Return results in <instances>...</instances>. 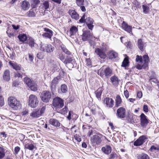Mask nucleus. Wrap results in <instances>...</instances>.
I'll list each match as a JSON object with an SVG mask.
<instances>
[{"mask_svg": "<svg viewBox=\"0 0 159 159\" xmlns=\"http://www.w3.org/2000/svg\"><path fill=\"white\" fill-rule=\"evenodd\" d=\"M143 58L144 61V63L143 64V59L141 56H139L137 55L136 56L135 61L138 62L136 67L139 70H141L143 68L144 69H146L148 67V62L149 61V58L147 55H145L143 56Z\"/></svg>", "mask_w": 159, "mask_h": 159, "instance_id": "f257e3e1", "label": "nucleus"}, {"mask_svg": "<svg viewBox=\"0 0 159 159\" xmlns=\"http://www.w3.org/2000/svg\"><path fill=\"white\" fill-rule=\"evenodd\" d=\"M38 34L43 38L50 39L53 35V31L48 28L42 26L39 28Z\"/></svg>", "mask_w": 159, "mask_h": 159, "instance_id": "f03ea898", "label": "nucleus"}, {"mask_svg": "<svg viewBox=\"0 0 159 159\" xmlns=\"http://www.w3.org/2000/svg\"><path fill=\"white\" fill-rule=\"evenodd\" d=\"M79 21L81 23H85L89 29L90 30H92L94 27L93 25L94 21L93 19L89 17H86L85 15L82 16Z\"/></svg>", "mask_w": 159, "mask_h": 159, "instance_id": "7ed1b4c3", "label": "nucleus"}, {"mask_svg": "<svg viewBox=\"0 0 159 159\" xmlns=\"http://www.w3.org/2000/svg\"><path fill=\"white\" fill-rule=\"evenodd\" d=\"M8 101L9 105L14 109L17 110L20 107V102L15 97H11Z\"/></svg>", "mask_w": 159, "mask_h": 159, "instance_id": "20e7f679", "label": "nucleus"}, {"mask_svg": "<svg viewBox=\"0 0 159 159\" xmlns=\"http://www.w3.org/2000/svg\"><path fill=\"white\" fill-rule=\"evenodd\" d=\"M39 100L37 97L34 95L31 94L29 98L28 104L32 108L36 107L38 105Z\"/></svg>", "mask_w": 159, "mask_h": 159, "instance_id": "39448f33", "label": "nucleus"}, {"mask_svg": "<svg viewBox=\"0 0 159 159\" xmlns=\"http://www.w3.org/2000/svg\"><path fill=\"white\" fill-rule=\"evenodd\" d=\"M100 71V75L102 77L104 75L108 78L112 74V70L109 67H108L105 68L104 67H102L98 72V74H99Z\"/></svg>", "mask_w": 159, "mask_h": 159, "instance_id": "423d86ee", "label": "nucleus"}, {"mask_svg": "<svg viewBox=\"0 0 159 159\" xmlns=\"http://www.w3.org/2000/svg\"><path fill=\"white\" fill-rule=\"evenodd\" d=\"M40 49L43 52L50 53L53 52L54 49V48L51 44H41Z\"/></svg>", "mask_w": 159, "mask_h": 159, "instance_id": "0eeeda50", "label": "nucleus"}, {"mask_svg": "<svg viewBox=\"0 0 159 159\" xmlns=\"http://www.w3.org/2000/svg\"><path fill=\"white\" fill-rule=\"evenodd\" d=\"M63 100L59 97L54 98L53 101V106L56 109L62 107L64 106Z\"/></svg>", "mask_w": 159, "mask_h": 159, "instance_id": "6e6552de", "label": "nucleus"}, {"mask_svg": "<svg viewBox=\"0 0 159 159\" xmlns=\"http://www.w3.org/2000/svg\"><path fill=\"white\" fill-rule=\"evenodd\" d=\"M51 97V93L48 91H44L42 92L40 97L41 100L45 102H48Z\"/></svg>", "mask_w": 159, "mask_h": 159, "instance_id": "1a4fd4ad", "label": "nucleus"}, {"mask_svg": "<svg viewBox=\"0 0 159 159\" xmlns=\"http://www.w3.org/2000/svg\"><path fill=\"white\" fill-rule=\"evenodd\" d=\"M126 110L123 107L119 108L116 111V116L119 118H124L126 116Z\"/></svg>", "mask_w": 159, "mask_h": 159, "instance_id": "9d476101", "label": "nucleus"}, {"mask_svg": "<svg viewBox=\"0 0 159 159\" xmlns=\"http://www.w3.org/2000/svg\"><path fill=\"white\" fill-rule=\"evenodd\" d=\"M92 37V33L88 30L84 31L82 35V39L85 41L90 40Z\"/></svg>", "mask_w": 159, "mask_h": 159, "instance_id": "9b49d317", "label": "nucleus"}, {"mask_svg": "<svg viewBox=\"0 0 159 159\" xmlns=\"http://www.w3.org/2000/svg\"><path fill=\"white\" fill-rule=\"evenodd\" d=\"M9 64L13 67V68L17 70H22V71H24V69L21 67V65L17 64L14 61H10L9 62Z\"/></svg>", "mask_w": 159, "mask_h": 159, "instance_id": "f8f14e48", "label": "nucleus"}, {"mask_svg": "<svg viewBox=\"0 0 159 159\" xmlns=\"http://www.w3.org/2000/svg\"><path fill=\"white\" fill-rule=\"evenodd\" d=\"M140 117L141 125L143 127H145L148 123L147 116L143 113H142L140 116Z\"/></svg>", "mask_w": 159, "mask_h": 159, "instance_id": "ddd939ff", "label": "nucleus"}, {"mask_svg": "<svg viewBox=\"0 0 159 159\" xmlns=\"http://www.w3.org/2000/svg\"><path fill=\"white\" fill-rule=\"evenodd\" d=\"M104 103L106 104V106L109 108H112L114 105L113 100L111 98H106L104 100Z\"/></svg>", "mask_w": 159, "mask_h": 159, "instance_id": "4468645a", "label": "nucleus"}, {"mask_svg": "<svg viewBox=\"0 0 159 159\" xmlns=\"http://www.w3.org/2000/svg\"><path fill=\"white\" fill-rule=\"evenodd\" d=\"M146 137L145 136H142L136 140L134 143V145L136 146H139L142 145L145 142Z\"/></svg>", "mask_w": 159, "mask_h": 159, "instance_id": "2eb2a0df", "label": "nucleus"}, {"mask_svg": "<svg viewBox=\"0 0 159 159\" xmlns=\"http://www.w3.org/2000/svg\"><path fill=\"white\" fill-rule=\"evenodd\" d=\"M145 43H146L144 42L142 39H138L137 42V46L141 51H144L146 46Z\"/></svg>", "mask_w": 159, "mask_h": 159, "instance_id": "dca6fc26", "label": "nucleus"}, {"mask_svg": "<svg viewBox=\"0 0 159 159\" xmlns=\"http://www.w3.org/2000/svg\"><path fill=\"white\" fill-rule=\"evenodd\" d=\"M122 27L123 29L128 33L130 34L131 33H132V26L128 25L125 22H123L122 24Z\"/></svg>", "mask_w": 159, "mask_h": 159, "instance_id": "f3484780", "label": "nucleus"}, {"mask_svg": "<svg viewBox=\"0 0 159 159\" xmlns=\"http://www.w3.org/2000/svg\"><path fill=\"white\" fill-rule=\"evenodd\" d=\"M102 135L99 134V136L97 135H94L91 138V140L92 142L95 143L97 144H98L101 142L100 139Z\"/></svg>", "mask_w": 159, "mask_h": 159, "instance_id": "a211bd4d", "label": "nucleus"}, {"mask_svg": "<svg viewBox=\"0 0 159 159\" xmlns=\"http://www.w3.org/2000/svg\"><path fill=\"white\" fill-rule=\"evenodd\" d=\"M21 7L23 10L26 11L29 9L30 7V4L27 1L24 0L21 2Z\"/></svg>", "mask_w": 159, "mask_h": 159, "instance_id": "6ab92c4d", "label": "nucleus"}, {"mask_svg": "<svg viewBox=\"0 0 159 159\" xmlns=\"http://www.w3.org/2000/svg\"><path fill=\"white\" fill-rule=\"evenodd\" d=\"M102 151L105 154L108 155L111 151V148L109 145H107L102 148Z\"/></svg>", "mask_w": 159, "mask_h": 159, "instance_id": "aec40b11", "label": "nucleus"}, {"mask_svg": "<svg viewBox=\"0 0 159 159\" xmlns=\"http://www.w3.org/2000/svg\"><path fill=\"white\" fill-rule=\"evenodd\" d=\"M49 123L50 124L56 127H59L60 125V122L57 120L53 118L51 119Z\"/></svg>", "mask_w": 159, "mask_h": 159, "instance_id": "412c9836", "label": "nucleus"}, {"mask_svg": "<svg viewBox=\"0 0 159 159\" xmlns=\"http://www.w3.org/2000/svg\"><path fill=\"white\" fill-rule=\"evenodd\" d=\"M95 52L101 58L104 59L106 57V54L99 48H96L95 50Z\"/></svg>", "mask_w": 159, "mask_h": 159, "instance_id": "4be33fe9", "label": "nucleus"}, {"mask_svg": "<svg viewBox=\"0 0 159 159\" xmlns=\"http://www.w3.org/2000/svg\"><path fill=\"white\" fill-rule=\"evenodd\" d=\"M110 80L112 84L115 86H116L118 84L119 81H120L118 78L115 75L111 77L110 78Z\"/></svg>", "mask_w": 159, "mask_h": 159, "instance_id": "5701e85b", "label": "nucleus"}, {"mask_svg": "<svg viewBox=\"0 0 159 159\" xmlns=\"http://www.w3.org/2000/svg\"><path fill=\"white\" fill-rule=\"evenodd\" d=\"M122 102V99L120 96L117 95L115 99V105L116 107H118L121 105Z\"/></svg>", "mask_w": 159, "mask_h": 159, "instance_id": "b1692460", "label": "nucleus"}, {"mask_svg": "<svg viewBox=\"0 0 159 159\" xmlns=\"http://www.w3.org/2000/svg\"><path fill=\"white\" fill-rule=\"evenodd\" d=\"M69 13L72 18L76 20H78L79 19V15L75 11L70 10Z\"/></svg>", "mask_w": 159, "mask_h": 159, "instance_id": "393cba45", "label": "nucleus"}, {"mask_svg": "<svg viewBox=\"0 0 159 159\" xmlns=\"http://www.w3.org/2000/svg\"><path fill=\"white\" fill-rule=\"evenodd\" d=\"M137 159H149L148 156L145 153L137 154Z\"/></svg>", "mask_w": 159, "mask_h": 159, "instance_id": "a878e982", "label": "nucleus"}, {"mask_svg": "<svg viewBox=\"0 0 159 159\" xmlns=\"http://www.w3.org/2000/svg\"><path fill=\"white\" fill-rule=\"evenodd\" d=\"M3 77L4 79L7 81H8L10 80V76L9 70H6L5 71Z\"/></svg>", "mask_w": 159, "mask_h": 159, "instance_id": "bb28decb", "label": "nucleus"}, {"mask_svg": "<svg viewBox=\"0 0 159 159\" xmlns=\"http://www.w3.org/2000/svg\"><path fill=\"white\" fill-rule=\"evenodd\" d=\"M108 56L110 59H113L116 58L118 56V54L117 52L114 51H111L108 54Z\"/></svg>", "mask_w": 159, "mask_h": 159, "instance_id": "cd10ccee", "label": "nucleus"}, {"mask_svg": "<svg viewBox=\"0 0 159 159\" xmlns=\"http://www.w3.org/2000/svg\"><path fill=\"white\" fill-rule=\"evenodd\" d=\"M30 89L33 91H35L37 90V85L35 81H33L31 84L29 86Z\"/></svg>", "mask_w": 159, "mask_h": 159, "instance_id": "c85d7f7f", "label": "nucleus"}, {"mask_svg": "<svg viewBox=\"0 0 159 159\" xmlns=\"http://www.w3.org/2000/svg\"><path fill=\"white\" fill-rule=\"evenodd\" d=\"M30 89L33 91H35L37 90V85L35 81H33L31 84L29 86Z\"/></svg>", "mask_w": 159, "mask_h": 159, "instance_id": "c756f323", "label": "nucleus"}, {"mask_svg": "<svg viewBox=\"0 0 159 159\" xmlns=\"http://www.w3.org/2000/svg\"><path fill=\"white\" fill-rule=\"evenodd\" d=\"M28 43L31 48L35 47L37 45V44L35 42L34 40L32 38H29L28 40Z\"/></svg>", "mask_w": 159, "mask_h": 159, "instance_id": "7c9ffc66", "label": "nucleus"}, {"mask_svg": "<svg viewBox=\"0 0 159 159\" xmlns=\"http://www.w3.org/2000/svg\"><path fill=\"white\" fill-rule=\"evenodd\" d=\"M78 31V29L76 26H71L70 29V36L75 35Z\"/></svg>", "mask_w": 159, "mask_h": 159, "instance_id": "2f4dec72", "label": "nucleus"}, {"mask_svg": "<svg viewBox=\"0 0 159 159\" xmlns=\"http://www.w3.org/2000/svg\"><path fill=\"white\" fill-rule=\"evenodd\" d=\"M18 38L20 41L22 42H25L27 39V37L26 35L24 34H19L18 36Z\"/></svg>", "mask_w": 159, "mask_h": 159, "instance_id": "473e14b6", "label": "nucleus"}, {"mask_svg": "<svg viewBox=\"0 0 159 159\" xmlns=\"http://www.w3.org/2000/svg\"><path fill=\"white\" fill-rule=\"evenodd\" d=\"M25 148L32 150L34 148V146L31 142H29L25 144L24 145Z\"/></svg>", "mask_w": 159, "mask_h": 159, "instance_id": "72a5a7b5", "label": "nucleus"}, {"mask_svg": "<svg viewBox=\"0 0 159 159\" xmlns=\"http://www.w3.org/2000/svg\"><path fill=\"white\" fill-rule=\"evenodd\" d=\"M59 79V77H57L54 79L52 81L51 84V87L53 88H55L56 85L58 83V80Z\"/></svg>", "mask_w": 159, "mask_h": 159, "instance_id": "f704fd0d", "label": "nucleus"}, {"mask_svg": "<svg viewBox=\"0 0 159 159\" xmlns=\"http://www.w3.org/2000/svg\"><path fill=\"white\" fill-rule=\"evenodd\" d=\"M102 89L101 88H99L95 92L96 97L98 100L100 99V97L102 93Z\"/></svg>", "mask_w": 159, "mask_h": 159, "instance_id": "c9c22d12", "label": "nucleus"}, {"mask_svg": "<svg viewBox=\"0 0 159 159\" xmlns=\"http://www.w3.org/2000/svg\"><path fill=\"white\" fill-rule=\"evenodd\" d=\"M6 150L2 146H0V159L2 158L5 156Z\"/></svg>", "mask_w": 159, "mask_h": 159, "instance_id": "e433bc0d", "label": "nucleus"}, {"mask_svg": "<svg viewBox=\"0 0 159 159\" xmlns=\"http://www.w3.org/2000/svg\"><path fill=\"white\" fill-rule=\"evenodd\" d=\"M33 81V80L27 77H25L24 79V83L27 84L28 87L30 85L31 83Z\"/></svg>", "mask_w": 159, "mask_h": 159, "instance_id": "4c0bfd02", "label": "nucleus"}, {"mask_svg": "<svg viewBox=\"0 0 159 159\" xmlns=\"http://www.w3.org/2000/svg\"><path fill=\"white\" fill-rule=\"evenodd\" d=\"M34 8H33L30 9L29 11L27 12V15L29 17H34L35 15V14L34 12Z\"/></svg>", "mask_w": 159, "mask_h": 159, "instance_id": "58836bf2", "label": "nucleus"}, {"mask_svg": "<svg viewBox=\"0 0 159 159\" xmlns=\"http://www.w3.org/2000/svg\"><path fill=\"white\" fill-rule=\"evenodd\" d=\"M150 151L153 152H157V154H159V147H155L154 146H152L150 149Z\"/></svg>", "mask_w": 159, "mask_h": 159, "instance_id": "ea45409f", "label": "nucleus"}, {"mask_svg": "<svg viewBox=\"0 0 159 159\" xmlns=\"http://www.w3.org/2000/svg\"><path fill=\"white\" fill-rule=\"evenodd\" d=\"M61 89L62 93H65L67 91L68 88L67 86L64 84L61 85Z\"/></svg>", "mask_w": 159, "mask_h": 159, "instance_id": "a19ab883", "label": "nucleus"}, {"mask_svg": "<svg viewBox=\"0 0 159 159\" xmlns=\"http://www.w3.org/2000/svg\"><path fill=\"white\" fill-rule=\"evenodd\" d=\"M41 114H42L40 112V111L38 110L37 111L33 112L32 114V116L34 117H38Z\"/></svg>", "mask_w": 159, "mask_h": 159, "instance_id": "79ce46f5", "label": "nucleus"}, {"mask_svg": "<svg viewBox=\"0 0 159 159\" xmlns=\"http://www.w3.org/2000/svg\"><path fill=\"white\" fill-rule=\"evenodd\" d=\"M61 48L63 52L66 54L68 55H70L71 54V52L68 49H67L65 47H64L63 45L61 46Z\"/></svg>", "mask_w": 159, "mask_h": 159, "instance_id": "37998d69", "label": "nucleus"}, {"mask_svg": "<svg viewBox=\"0 0 159 159\" xmlns=\"http://www.w3.org/2000/svg\"><path fill=\"white\" fill-rule=\"evenodd\" d=\"M24 71L23 72L22 70H20V72H18L16 74L15 76L22 78L23 77V75L24 74Z\"/></svg>", "mask_w": 159, "mask_h": 159, "instance_id": "c03bdc74", "label": "nucleus"}, {"mask_svg": "<svg viewBox=\"0 0 159 159\" xmlns=\"http://www.w3.org/2000/svg\"><path fill=\"white\" fill-rule=\"evenodd\" d=\"M129 60L128 58H125L122 62L121 66L123 67H125L127 66Z\"/></svg>", "mask_w": 159, "mask_h": 159, "instance_id": "a18cd8bd", "label": "nucleus"}, {"mask_svg": "<svg viewBox=\"0 0 159 159\" xmlns=\"http://www.w3.org/2000/svg\"><path fill=\"white\" fill-rule=\"evenodd\" d=\"M143 8V12L145 14L147 13L149 10V7L145 5H143L142 6Z\"/></svg>", "mask_w": 159, "mask_h": 159, "instance_id": "49530a36", "label": "nucleus"}, {"mask_svg": "<svg viewBox=\"0 0 159 159\" xmlns=\"http://www.w3.org/2000/svg\"><path fill=\"white\" fill-rule=\"evenodd\" d=\"M117 157V155L114 152H112L109 157V159H114Z\"/></svg>", "mask_w": 159, "mask_h": 159, "instance_id": "de8ad7c7", "label": "nucleus"}, {"mask_svg": "<svg viewBox=\"0 0 159 159\" xmlns=\"http://www.w3.org/2000/svg\"><path fill=\"white\" fill-rule=\"evenodd\" d=\"M73 60V59L72 57H68L65 59L64 61V63L65 64H67L68 63H70Z\"/></svg>", "mask_w": 159, "mask_h": 159, "instance_id": "09e8293b", "label": "nucleus"}, {"mask_svg": "<svg viewBox=\"0 0 159 159\" xmlns=\"http://www.w3.org/2000/svg\"><path fill=\"white\" fill-rule=\"evenodd\" d=\"M84 0H76V3L77 5L80 6L84 5Z\"/></svg>", "mask_w": 159, "mask_h": 159, "instance_id": "8fccbe9b", "label": "nucleus"}, {"mask_svg": "<svg viewBox=\"0 0 159 159\" xmlns=\"http://www.w3.org/2000/svg\"><path fill=\"white\" fill-rule=\"evenodd\" d=\"M68 108L67 107H65V108H63L60 111V112L63 114H65L67 111Z\"/></svg>", "mask_w": 159, "mask_h": 159, "instance_id": "3c124183", "label": "nucleus"}, {"mask_svg": "<svg viewBox=\"0 0 159 159\" xmlns=\"http://www.w3.org/2000/svg\"><path fill=\"white\" fill-rule=\"evenodd\" d=\"M4 104V100L3 97L0 96V106H2Z\"/></svg>", "mask_w": 159, "mask_h": 159, "instance_id": "603ef678", "label": "nucleus"}, {"mask_svg": "<svg viewBox=\"0 0 159 159\" xmlns=\"http://www.w3.org/2000/svg\"><path fill=\"white\" fill-rule=\"evenodd\" d=\"M20 150V148L18 146L15 147L14 149L15 153L16 155L17 154Z\"/></svg>", "mask_w": 159, "mask_h": 159, "instance_id": "864d4df0", "label": "nucleus"}, {"mask_svg": "<svg viewBox=\"0 0 159 159\" xmlns=\"http://www.w3.org/2000/svg\"><path fill=\"white\" fill-rule=\"evenodd\" d=\"M43 5L45 9H47L49 7V4L48 2L45 1L43 3Z\"/></svg>", "mask_w": 159, "mask_h": 159, "instance_id": "5fc2aeb1", "label": "nucleus"}, {"mask_svg": "<svg viewBox=\"0 0 159 159\" xmlns=\"http://www.w3.org/2000/svg\"><path fill=\"white\" fill-rule=\"evenodd\" d=\"M88 128L90 129L89 128ZM94 130L93 129H92V128L91 129H89V132H88V135L89 137H90L91 135H92L93 134V133L94 131Z\"/></svg>", "mask_w": 159, "mask_h": 159, "instance_id": "6e6d98bb", "label": "nucleus"}, {"mask_svg": "<svg viewBox=\"0 0 159 159\" xmlns=\"http://www.w3.org/2000/svg\"><path fill=\"white\" fill-rule=\"evenodd\" d=\"M126 46L127 48H130L132 47V43L129 41L128 42L126 43Z\"/></svg>", "mask_w": 159, "mask_h": 159, "instance_id": "4d7b16f0", "label": "nucleus"}, {"mask_svg": "<svg viewBox=\"0 0 159 159\" xmlns=\"http://www.w3.org/2000/svg\"><path fill=\"white\" fill-rule=\"evenodd\" d=\"M143 111L145 112H147L148 111V108L147 105H144L143 107Z\"/></svg>", "mask_w": 159, "mask_h": 159, "instance_id": "13d9d810", "label": "nucleus"}, {"mask_svg": "<svg viewBox=\"0 0 159 159\" xmlns=\"http://www.w3.org/2000/svg\"><path fill=\"white\" fill-rule=\"evenodd\" d=\"M124 95L126 98H128L129 96L128 91L127 90L125 91L124 92Z\"/></svg>", "mask_w": 159, "mask_h": 159, "instance_id": "bf43d9fd", "label": "nucleus"}, {"mask_svg": "<svg viewBox=\"0 0 159 159\" xmlns=\"http://www.w3.org/2000/svg\"><path fill=\"white\" fill-rule=\"evenodd\" d=\"M12 27L13 29L14 30H16L19 29L20 28V25H12Z\"/></svg>", "mask_w": 159, "mask_h": 159, "instance_id": "052dcab7", "label": "nucleus"}, {"mask_svg": "<svg viewBox=\"0 0 159 159\" xmlns=\"http://www.w3.org/2000/svg\"><path fill=\"white\" fill-rule=\"evenodd\" d=\"M137 96L139 98H141L142 96V92L140 91L138 92L137 94Z\"/></svg>", "mask_w": 159, "mask_h": 159, "instance_id": "680f3d73", "label": "nucleus"}, {"mask_svg": "<svg viewBox=\"0 0 159 159\" xmlns=\"http://www.w3.org/2000/svg\"><path fill=\"white\" fill-rule=\"evenodd\" d=\"M45 109L46 107L45 106H43L41 108L40 110V112L41 114L43 113L44 112Z\"/></svg>", "mask_w": 159, "mask_h": 159, "instance_id": "e2e57ef3", "label": "nucleus"}, {"mask_svg": "<svg viewBox=\"0 0 159 159\" xmlns=\"http://www.w3.org/2000/svg\"><path fill=\"white\" fill-rule=\"evenodd\" d=\"M59 58L61 61H63L64 60L65 57V56L62 54H60L59 55Z\"/></svg>", "mask_w": 159, "mask_h": 159, "instance_id": "0e129e2a", "label": "nucleus"}, {"mask_svg": "<svg viewBox=\"0 0 159 159\" xmlns=\"http://www.w3.org/2000/svg\"><path fill=\"white\" fill-rule=\"evenodd\" d=\"M53 70L54 71L58 69V67L55 64H53L52 66Z\"/></svg>", "mask_w": 159, "mask_h": 159, "instance_id": "69168bd1", "label": "nucleus"}, {"mask_svg": "<svg viewBox=\"0 0 159 159\" xmlns=\"http://www.w3.org/2000/svg\"><path fill=\"white\" fill-rule=\"evenodd\" d=\"M29 57L30 61H33V56L32 55L29 54Z\"/></svg>", "mask_w": 159, "mask_h": 159, "instance_id": "338daca9", "label": "nucleus"}, {"mask_svg": "<svg viewBox=\"0 0 159 159\" xmlns=\"http://www.w3.org/2000/svg\"><path fill=\"white\" fill-rule=\"evenodd\" d=\"M7 33L8 34V36L10 37L11 38L12 37H13L14 36V34L13 33H8V31H7Z\"/></svg>", "mask_w": 159, "mask_h": 159, "instance_id": "774afa93", "label": "nucleus"}]
</instances>
